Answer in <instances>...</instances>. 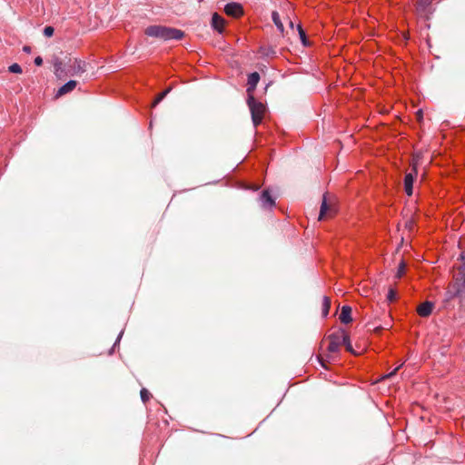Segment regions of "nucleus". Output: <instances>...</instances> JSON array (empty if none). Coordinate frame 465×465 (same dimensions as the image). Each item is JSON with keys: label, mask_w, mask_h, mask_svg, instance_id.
I'll use <instances>...</instances> for the list:
<instances>
[{"label": "nucleus", "mask_w": 465, "mask_h": 465, "mask_svg": "<svg viewBox=\"0 0 465 465\" xmlns=\"http://www.w3.org/2000/svg\"><path fill=\"white\" fill-rule=\"evenodd\" d=\"M35 64L37 65V66H40L43 64V59L41 56H37L35 58V61H34Z\"/></svg>", "instance_id": "28"}, {"label": "nucleus", "mask_w": 465, "mask_h": 465, "mask_svg": "<svg viewBox=\"0 0 465 465\" xmlns=\"http://www.w3.org/2000/svg\"><path fill=\"white\" fill-rule=\"evenodd\" d=\"M122 336H123V331L119 333V335H118V337H117V339H116V341H115V342H114V346H113V349H114V348L118 344V343H119V341H120V340H121Z\"/></svg>", "instance_id": "30"}, {"label": "nucleus", "mask_w": 465, "mask_h": 465, "mask_svg": "<svg viewBox=\"0 0 465 465\" xmlns=\"http://www.w3.org/2000/svg\"><path fill=\"white\" fill-rule=\"evenodd\" d=\"M462 264L460 266V273H465V256H461Z\"/></svg>", "instance_id": "29"}, {"label": "nucleus", "mask_w": 465, "mask_h": 465, "mask_svg": "<svg viewBox=\"0 0 465 465\" xmlns=\"http://www.w3.org/2000/svg\"><path fill=\"white\" fill-rule=\"evenodd\" d=\"M224 12L226 15L232 17H239L242 15V6L238 3H229L224 6Z\"/></svg>", "instance_id": "6"}, {"label": "nucleus", "mask_w": 465, "mask_h": 465, "mask_svg": "<svg viewBox=\"0 0 465 465\" xmlns=\"http://www.w3.org/2000/svg\"><path fill=\"white\" fill-rule=\"evenodd\" d=\"M405 268H406V264L403 261H401L398 265L397 272L395 274V277L397 279H400L402 277V275L405 273Z\"/></svg>", "instance_id": "20"}, {"label": "nucleus", "mask_w": 465, "mask_h": 465, "mask_svg": "<svg viewBox=\"0 0 465 465\" xmlns=\"http://www.w3.org/2000/svg\"><path fill=\"white\" fill-rule=\"evenodd\" d=\"M396 299V292L393 289H390L387 293V300L393 302Z\"/></svg>", "instance_id": "27"}, {"label": "nucleus", "mask_w": 465, "mask_h": 465, "mask_svg": "<svg viewBox=\"0 0 465 465\" xmlns=\"http://www.w3.org/2000/svg\"><path fill=\"white\" fill-rule=\"evenodd\" d=\"M261 205L265 209H271L275 205V201L268 190H264L260 196Z\"/></svg>", "instance_id": "9"}, {"label": "nucleus", "mask_w": 465, "mask_h": 465, "mask_svg": "<svg viewBox=\"0 0 465 465\" xmlns=\"http://www.w3.org/2000/svg\"><path fill=\"white\" fill-rule=\"evenodd\" d=\"M247 104L251 112L253 126L257 127L263 119L265 105L262 102L256 101L252 94L248 96Z\"/></svg>", "instance_id": "2"}, {"label": "nucleus", "mask_w": 465, "mask_h": 465, "mask_svg": "<svg viewBox=\"0 0 465 465\" xmlns=\"http://www.w3.org/2000/svg\"><path fill=\"white\" fill-rule=\"evenodd\" d=\"M328 210H329V206L327 204L326 197L324 195L323 199H322V203L321 204V210H320V213H319V220H322L323 219V217L327 213Z\"/></svg>", "instance_id": "19"}, {"label": "nucleus", "mask_w": 465, "mask_h": 465, "mask_svg": "<svg viewBox=\"0 0 465 465\" xmlns=\"http://www.w3.org/2000/svg\"><path fill=\"white\" fill-rule=\"evenodd\" d=\"M76 84H77V82L74 81V80H70L68 81L67 83H65L64 85H62L58 91H57V95L58 96H61V95H64L67 93H70L72 92L75 87H76Z\"/></svg>", "instance_id": "14"}, {"label": "nucleus", "mask_w": 465, "mask_h": 465, "mask_svg": "<svg viewBox=\"0 0 465 465\" xmlns=\"http://www.w3.org/2000/svg\"><path fill=\"white\" fill-rule=\"evenodd\" d=\"M224 25V19L219 15L217 13H214L212 17V26L214 30L218 31L219 33L223 32Z\"/></svg>", "instance_id": "13"}, {"label": "nucleus", "mask_w": 465, "mask_h": 465, "mask_svg": "<svg viewBox=\"0 0 465 465\" xmlns=\"http://www.w3.org/2000/svg\"><path fill=\"white\" fill-rule=\"evenodd\" d=\"M460 279L457 278L454 284L456 287H460L462 289V294L465 293V273H461Z\"/></svg>", "instance_id": "21"}, {"label": "nucleus", "mask_w": 465, "mask_h": 465, "mask_svg": "<svg viewBox=\"0 0 465 465\" xmlns=\"http://www.w3.org/2000/svg\"><path fill=\"white\" fill-rule=\"evenodd\" d=\"M140 396L143 402L145 403L149 401L151 394L145 388H143L140 391Z\"/></svg>", "instance_id": "23"}, {"label": "nucleus", "mask_w": 465, "mask_h": 465, "mask_svg": "<svg viewBox=\"0 0 465 465\" xmlns=\"http://www.w3.org/2000/svg\"><path fill=\"white\" fill-rule=\"evenodd\" d=\"M297 31H298V34H299V36H300V39H301V42H302V45L303 46H309L310 45V42L307 39L305 31L303 30L302 26L300 24L297 25Z\"/></svg>", "instance_id": "17"}, {"label": "nucleus", "mask_w": 465, "mask_h": 465, "mask_svg": "<svg viewBox=\"0 0 465 465\" xmlns=\"http://www.w3.org/2000/svg\"><path fill=\"white\" fill-rule=\"evenodd\" d=\"M87 64L80 59H69L67 63V73L69 75H79L86 71Z\"/></svg>", "instance_id": "4"}, {"label": "nucleus", "mask_w": 465, "mask_h": 465, "mask_svg": "<svg viewBox=\"0 0 465 465\" xmlns=\"http://www.w3.org/2000/svg\"><path fill=\"white\" fill-rule=\"evenodd\" d=\"M340 320L344 324H348L352 321L351 308L349 305L342 306L341 312L340 314Z\"/></svg>", "instance_id": "12"}, {"label": "nucleus", "mask_w": 465, "mask_h": 465, "mask_svg": "<svg viewBox=\"0 0 465 465\" xmlns=\"http://www.w3.org/2000/svg\"><path fill=\"white\" fill-rule=\"evenodd\" d=\"M53 65H54V74L58 77V78H64L65 76H68L69 74H66L67 73V66L65 67L62 62V60L58 57H55L54 60H53Z\"/></svg>", "instance_id": "7"}, {"label": "nucleus", "mask_w": 465, "mask_h": 465, "mask_svg": "<svg viewBox=\"0 0 465 465\" xmlns=\"http://www.w3.org/2000/svg\"><path fill=\"white\" fill-rule=\"evenodd\" d=\"M54 32V27H52V26H45V29H44V35H45L46 37H51V36H53Z\"/></svg>", "instance_id": "26"}, {"label": "nucleus", "mask_w": 465, "mask_h": 465, "mask_svg": "<svg viewBox=\"0 0 465 465\" xmlns=\"http://www.w3.org/2000/svg\"><path fill=\"white\" fill-rule=\"evenodd\" d=\"M432 0H420L417 4V12L420 15H425L429 12Z\"/></svg>", "instance_id": "15"}, {"label": "nucleus", "mask_w": 465, "mask_h": 465, "mask_svg": "<svg viewBox=\"0 0 465 465\" xmlns=\"http://www.w3.org/2000/svg\"><path fill=\"white\" fill-rule=\"evenodd\" d=\"M23 51L27 53V54H29L31 52V47L25 45V46L23 47Z\"/></svg>", "instance_id": "32"}, {"label": "nucleus", "mask_w": 465, "mask_h": 465, "mask_svg": "<svg viewBox=\"0 0 465 465\" xmlns=\"http://www.w3.org/2000/svg\"><path fill=\"white\" fill-rule=\"evenodd\" d=\"M272 19L275 25V26L277 27V29L281 32V33H283L284 31V26L281 21V18H280V15L277 11H273L272 13Z\"/></svg>", "instance_id": "16"}, {"label": "nucleus", "mask_w": 465, "mask_h": 465, "mask_svg": "<svg viewBox=\"0 0 465 465\" xmlns=\"http://www.w3.org/2000/svg\"><path fill=\"white\" fill-rule=\"evenodd\" d=\"M330 308H331V301L327 296H324L322 298V314L323 317L328 316Z\"/></svg>", "instance_id": "18"}, {"label": "nucleus", "mask_w": 465, "mask_h": 465, "mask_svg": "<svg viewBox=\"0 0 465 465\" xmlns=\"http://www.w3.org/2000/svg\"><path fill=\"white\" fill-rule=\"evenodd\" d=\"M342 344L346 347V350L351 353H354L352 345L350 341V337L348 336V340L342 341Z\"/></svg>", "instance_id": "25"}, {"label": "nucleus", "mask_w": 465, "mask_h": 465, "mask_svg": "<svg viewBox=\"0 0 465 465\" xmlns=\"http://www.w3.org/2000/svg\"><path fill=\"white\" fill-rule=\"evenodd\" d=\"M462 296V289L460 287H456V284L450 285L445 292L446 300H451L455 297Z\"/></svg>", "instance_id": "11"}, {"label": "nucleus", "mask_w": 465, "mask_h": 465, "mask_svg": "<svg viewBox=\"0 0 465 465\" xmlns=\"http://www.w3.org/2000/svg\"><path fill=\"white\" fill-rule=\"evenodd\" d=\"M260 81V74L257 72H253L248 75L247 81V94L248 96L252 94L254 90L256 89L257 84Z\"/></svg>", "instance_id": "8"}, {"label": "nucleus", "mask_w": 465, "mask_h": 465, "mask_svg": "<svg viewBox=\"0 0 465 465\" xmlns=\"http://www.w3.org/2000/svg\"><path fill=\"white\" fill-rule=\"evenodd\" d=\"M145 34L164 41L181 40L184 36L183 31L180 29L162 25H151L146 28Z\"/></svg>", "instance_id": "1"}, {"label": "nucleus", "mask_w": 465, "mask_h": 465, "mask_svg": "<svg viewBox=\"0 0 465 465\" xmlns=\"http://www.w3.org/2000/svg\"><path fill=\"white\" fill-rule=\"evenodd\" d=\"M9 72L14 74H21L22 73V67L18 64H13L8 68Z\"/></svg>", "instance_id": "24"}, {"label": "nucleus", "mask_w": 465, "mask_h": 465, "mask_svg": "<svg viewBox=\"0 0 465 465\" xmlns=\"http://www.w3.org/2000/svg\"><path fill=\"white\" fill-rule=\"evenodd\" d=\"M400 367H401V366H399V367L395 368V369H394L391 372H390L386 377H388V378H389V377L393 376V375L397 372V371L400 369Z\"/></svg>", "instance_id": "31"}, {"label": "nucleus", "mask_w": 465, "mask_h": 465, "mask_svg": "<svg viewBox=\"0 0 465 465\" xmlns=\"http://www.w3.org/2000/svg\"><path fill=\"white\" fill-rule=\"evenodd\" d=\"M170 91H171V88H168V89L164 90L163 92H162L161 94H159L158 96L155 98V100L153 104V106L157 105L167 95V94Z\"/></svg>", "instance_id": "22"}, {"label": "nucleus", "mask_w": 465, "mask_h": 465, "mask_svg": "<svg viewBox=\"0 0 465 465\" xmlns=\"http://www.w3.org/2000/svg\"><path fill=\"white\" fill-rule=\"evenodd\" d=\"M328 351L330 353H337L340 350L342 341L348 340V334L343 330H339L329 335Z\"/></svg>", "instance_id": "3"}, {"label": "nucleus", "mask_w": 465, "mask_h": 465, "mask_svg": "<svg viewBox=\"0 0 465 465\" xmlns=\"http://www.w3.org/2000/svg\"><path fill=\"white\" fill-rule=\"evenodd\" d=\"M416 175H417V169H416V166L413 165L412 172L406 173V175L404 177V190H405V193L409 196L412 195L413 183H414V179H415Z\"/></svg>", "instance_id": "5"}, {"label": "nucleus", "mask_w": 465, "mask_h": 465, "mask_svg": "<svg viewBox=\"0 0 465 465\" xmlns=\"http://www.w3.org/2000/svg\"><path fill=\"white\" fill-rule=\"evenodd\" d=\"M433 308V302H425L417 308V312L420 317H428L431 314Z\"/></svg>", "instance_id": "10"}, {"label": "nucleus", "mask_w": 465, "mask_h": 465, "mask_svg": "<svg viewBox=\"0 0 465 465\" xmlns=\"http://www.w3.org/2000/svg\"><path fill=\"white\" fill-rule=\"evenodd\" d=\"M289 25H290V26H291L292 28H293L294 24H293V22H292V21H290Z\"/></svg>", "instance_id": "33"}]
</instances>
